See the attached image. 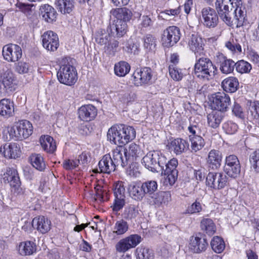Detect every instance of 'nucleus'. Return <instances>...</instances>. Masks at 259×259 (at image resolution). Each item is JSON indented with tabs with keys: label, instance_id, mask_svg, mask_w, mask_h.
I'll list each match as a JSON object with an SVG mask.
<instances>
[{
	"label": "nucleus",
	"instance_id": "nucleus-1",
	"mask_svg": "<svg viewBox=\"0 0 259 259\" xmlns=\"http://www.w3.org/2000/svg\"><path fill=\"white\" fill-rule=\"evenodd\" d=\"M215 9L221 20L229 26L239 28L246 21L242 0H216Z\"/></svg>",
	"mask_w": 259,
	"mask_h": 259
},
{
	"label": "nucleus",
	"instance_id": "nucleus-2",
	"mask_svg": "<svg viewBox=\"0 0 259 259\" xmlns=\"http://www.w3.org/2000/svg\"><path fill=\"white\" fill-rule=\"evenodd\" d=\"M136 137V131L132 126L124 124L116 125L111 127L107 133L108 140L115 145L122 146Z\"/></svg>",
	"mask_w": 259,
	"mask_h": 259
},
{
	"label": "nucleus",
	"instance_id": "nucleus-3",
	"mask_svg": "<svg viewBox=\"0 0 259 259\" xmlns=\"http://www.w3.org/2000/svg\"><path fill=\"white\" fill-rule=\"evenodd\" d=\"M98 165L101 172L110 174L114 171L116 167L125 166L126 160H123L120 151L115 149L112 151V157L109 154L105 155L99 162Z\"/></svg>",
	"mask_w": 259,
	"mask_h": 259
},
{
	"label": "nucleus",
	"instance_id": "nucleus-4",
	"mask_svg": "<svg viewBox=\"0 0 259 259\" xmlns=\"http://www.w3.org/2000/svg\"><path fill=\"white\" fill-rule=\"evenodd\" d=\"M165 162L166 157L158 151L148 152L142 159V165L153 172H159L163 170Z\"/></svg>",
	"mask_w": 259,
	"mask_h": 259
},
{
	"label": "nucleus",
	"instance_id": "nucleus-5",
	"mask_svg": "<svg viewBox=\"0 0 259 259\" xmlns=\"http://www.w3.org/2000/svg\"><path fill=\"white\" fill-rule=\"evenodd\" d=\"M217 68L208 58H200L194 66L195 75L201 79L208 81L216 74Z\"/></svg>",
	"mask_w": 259,
	"mask_h": 259
},
{
	"label": "nucleus",
	"instance_id": "nucleus-6",
	"mask_svg": "<svg viewBox=\"0 0 259 259\" xmlns=\"http://www.w3.org/2000/svg\"><path fill=\"white\" fill-rule=\"evenodd\" d=\"M32 125L27 120L19 121L9 131L10 136L14 140L26 139L32 134Z\"/></svg>",
	"mask_w": 259,
	"mask_h": 259
},
{
	"label": "nucleus",
	"instance_id": "nucleus-7",
	"mask_svg": "<svg viewBox=\"0 0 259 259\" xmlns=\"http://www.w3.org/2000/svg\"><path fill=\"white\" fill-rule=\"evenodd\" d=\"M57 76L60 83L70 86L73 85L77 79L76 69L69 64L61 65Z\"/></svg>",
	"mask_w": 259,
	"mask_h": 259
},
{
	"label": "nucleus",
	"instance_id": "nucleus-8",
	"mask_svg": "<svg viewBox=\"0 0 259 259\" xmlns=\"http://www.w3.org/2000/svg\"><path fill=\"white\" fill-rule=\"evenodd\" d=\"M188 130L190 135H189V140L191 142V148L192 152H196L201 150L205 146V142L202 136L204 134L201 130L199 125H190Z\"/></svg>",
	"mask_w": 259,
	"mask_h": 259
},
{
	"label": "nucleus",
	"instance_id": "nucleus-9",
	"mask_svg": "<svg viewBox=\"0 0 259 259\" xmlns=\"http://www.w3.org/2000/svg\"><path fill=\"white\" fill-rule=\"evenodd\" d=\"M14 74L9 69L0 72V94L5 95L14 91L16 87Z\"/></svg>",
	"mask_w": 259,
	"mask_h": 259
},
{
	"label": "nucleus",
	"instance_id": "nucleus-10",
	"mask_svg": "<svg viewBox=\"0 0 259 259\" xmlns=\"http://www.w3.org/2000/svg\"><path fill=\"white\" fill-rule=\"evenodd\" d=\"M3 180L5 183L9 184L12 191L17 194L23 193L21 187V182L18 171L14 168H7L3 174Z\"/></svg>",
	"mask_w": 259,
	"mask_h": 259
},
{
	"label": "nucleus",
	"instance_id": "nucleus-11",
	"mask_svg": "<svg viewBox=\"0 0 259 259\" xmlns=\"http://www.w3.org/2000/svg\"><path fill=\"white\" fill-rule=\"evenodd\" d=\"M228 178L223 172H209L206 177V185L211 188L221 190L228 184Z\"/></svg>",
	"mask_w": 259,
	"mask_h": 259
},
{
	"label": "nucleus",
	"instance_id": "nucleus-12",
	"mask_svg": "<svg viewBox=\"0 0 259 259\" xmlns=\"http://www.w3.org/2000/svg\"><path fill=\"white\" fill-rule=\"evenodd\" d=\"M142 241L141 236L132 234L120 239L115 246V250L118 253H125L130 249L135 248Z\"/></svg>",
	"mask_w": 259,
	"mask_h": 259
},
{
	"label": "nucleus",
	"instance_id": "nucleus-13",
	"mask_svg": "<svg viewBox=\"0 0 259 259\" xmlns=\"http://www.w3.org/2000/svg\"><path fill=\"white\" fill-rule=\"evenodd\" d=\"M181 37V32L179 27L170 26L165 29L162 34L161 42L162 45L169 48L177 44Z\"/></svg>",
	"mask_w": 259,
	"mask_h": 259
},
{
	"label": "nucleus",
	"instance_id": "nucleus-14",
	"mask_svg": "<svg viewBox=\"0 0 259 259\" xmlns=\"http://www.w3.org/2000/svg\"><path fill=\"white\" fill-rule=\"evenodd\" d=\"M224 169L226 174L230 177L236 178L240 173L241 165L237 156L230 154L226 157Z\"/></svg>",
	"mask_w": 259,
	"mask_h": 259
},
{
	"label": "nucleus",
	"instance_id": "nucleus-15",
	"mask_svg": "<svg viewBox=\"0 0 259 259\" xmlns=\"http://www.w3.org/2000/svg\"><path fill=\"white\" fill-rule=\"evenodd\" d=\"M230 105V98L224 92H218L212 96L211 107L218 111L225 112Z\"/></svg>",
	"mask_w": 259,
	"mask_h": 259
},
{
	"label": "nucleus",
	"instance_id": "nucleus-16",
	"mask_svg": "<svg viewBox=\"0 0 259 259\" xmlns=\"http://www.w3.org/2000/svg\"><path fill=\"white\" fill-rule=\"evenodd\" d=\"M166 163L163 165V170H161V174L166 176L167 180L169 184L172 185L174 184L178 178V171L176 169L178 165V160L175 158H172L167 161L166 158Z\"/></svg>",
	"mask_w": 259,
	"mask_h": 259
},
{
	"label": "nucleus",
	"instance_id": "nucleus-17",
	"mask_svg": "<svg viewBox=\"0 0 259 259\" xmlns=\"http://www.w3.org/2000/svg\"><path fill=\"white\" fill-rule=\"evenodd\" d=\"M152 76L151 69L146 67L137 69L133 74L135 84L137 86L149 84Z\"/></svg>",
	"mask_w": 259,
	"mask_h": 259
},
{
	"label": "nucleus",
	"instance_id": "nucleus-18",
	"mask_svg": "<svg viewBox=\"0 0 259 259\" xmlns=\"http://www.w3.org/2000/svg\"><path fill=\"white\" fill-rule=\"evenodd\" d=\"M2 53L4 59L12 62L18 61L22 55L21 47L18 45L12 44L4 46Z\"/></svg>",
	"mask_w": 259,
	"mask_h": 259
},
{
	"label": "nucleus",
	"instance_id": "nucleus-19",
	"mask_svg": "<svg viewBox=\"0 0 259 259\" xmlns=\"http://www.w3.org/2000/svg\"><path fill=\"white\" fill-rule=\"evenodd\" d=\"M115 150L120 151L122 156V159L126 160V165L128 164V161H134L136 160L137 157H140L142 154L139 145L135 143H131L128 148H123L122 146L117 147Z\"/></svg>",
	"mask_w": 259,
	"mask_h": 259
},
{
	"label": "nucleus",
	"instance_id": "nucleus-20",
	"mask_svg": "<svg viewBox=\"0 0 259 259\" xmlns=\"http://www.w3.org/2000/svg\"><path fill=\"white\" fill-rule=\"evenodd\" d=\"M41 39L44 48L49 51H56L59 46L58 36L52 31L45 32L41 35Z\"/></svg>",
	"mask_w": 259,
	"mask_h": 259
},
{
	"label": "nucleus",
	"instance_id": "nucleus-21",
	"mask_svg": "<svg viewBox=\"0 0 259 259\" xmlns=\"http://www.w3.org/2000/svg\"><path fill=\"white\" fill-rule=\"evenodd\" d=\"M210 7H206L201 11L202 17L204 25L208 28L215 27L219 22L218 13Z\"/></svg>",
	"mask_w": 259,
	"mask_h": 259
},
{
	"label": "nucleus",
	"instance_id": "nucleus-22",
	"mask_svg": "<svg viewBox=\"0 0 259 259\" xmlns=\"http://www.w3.org/2000/svg\"><path fill=\"white\" fill-rule=\"evenodd\" d=\"M208 245L207 239L202 235L191 236L190 239L189 249L195 253L205 251Z\"/></svg>",
	"mask_w": 259,
	"mask_h": 259
},
{
	"label": "nucleus",
	"instance_id": "nucleus-23",
	"mask_svg": "<svg viewBox=\"0 0 259 259\" xmlns=\"http://www.w3.org/2000/svg\"><path fill=\"white\" fill-rule=\"evenodd\" d=\"M0 152L5 157L14 158L20 156L21 154L20 148L17 143H11L5 144L0 148Z\"/></svg>",
	"mask_w": 259,
	"mask_h": 259
},
{
	"label": "nucleus",
	"instance_id": "nucleus-24",
	"mask_svg": "<svg viewBox=\"0 0 259 259\" xmlns=\"http://www.w3.org/2000/svg\"><path fill=\"white\" fill-rule=\"evenodd\" d=\"M222 158L223 155L221 151L215 149L211 150L206 158L208 167L214 170L219 169L221 165Z\"/></svg>",
	"mask_w": 259,
	"mask_h": 259
},
{
	"label": "nucleus",
	"instance_id": "nucleus-25",
	"mask_svg": "<svg viewBox=\"0 0 259 259\" xmlns=\"http://www.w3.org/2000/svg\"><path fill=\"white\" fill-rule=\"evenodd\" d=\"M78 113V117L81 120L90 121L96 116L97 109L92 105H85L79 108Z\"/></svg>",
	"mask_w": 259,
	"mask_h": 259
},
{
	"label": "nucleus",
	"instance_id": "nucleus-26",
	"mask_svg": "<svg viewBox=\"0 0 259 259\" xmlns=\"http://www.w3.org/2000/svg\"><path fill=\"white\" fill-rule=\"evenodd\" d=\"M39 14L47 22L52 23L56 21L57 13L55 9L49 4H44L39 8Z\"/></svg>",
	"mask_w": 259,
	"mask_h": 259
},
{
	"label": "nucleus",
	"instance_id": "nucleus-27",
	"mask_svg": "<svg viewBox=\"0 0 259 259\" xmlns=\"http://www.w3.org/2000/svg\"><path fill=\"white\" fill-rule=\"evenodd\" d=\"M51 225V221L44 216L35 217L32 220L33 228L42 234H45L50 231Z\"/></svg>",
	"mask_w": 259,
	"mask_h": 259
},
{
	"label": "nucleus",
	"instance_id": "nucleus-28",
	"mask_svg": "<svg viewBox=\"0 0 259 259\" xmlns=\"http://www.w3.org/2000/svg\"><path fill=\"white\" fill-rule=\"evenodd\" d=\"M111 33L118 37L124 35L127 31V23L122 20L116 19L110 24Z\"/></svg>",
	"mask_w": 259,
	"mask_h": 259
},
{
	"label": "nucleus",
	"instance_id": "nucleus-29",
	"mask_svg": "<svg viewBox=\"0 0 259 259\" xmlns=\"http://www.w3.org/2000/svg\"><path fill=\"white\" fill-rule=\"evenodd\" d=\"M142 184L133 183L128 185V192L130 197L134 200L140 201L145 197Z\"/></svg>",
	"mask_w": 259,
	"mask_h": 259
},
{
	"label": "nucleus",
	"instance_id": "nucleus-30",
	"mask_svg": "<svg viewBox=\"0 0 259 259\" xmlns=\"http://www.w3.org/2000/svg\"><path fill=\"white\" fill-rule=\"evenodd\" d=\"M14 114V106L13 101L9 99L0 100V115L8 118Z\"/></svg>",
	"mask_w": 259,
	"mask_h": 259
},
{
	"label": "nucleus",
	"instance_id": "nucleus-31",
	"mask_svg": "<svg viewBox=\"0 0 259 259\" xmlns=\"http://www.w3.org/2000/svg\"><path fill=\"white\" fill-rule=\"evenodd\" d=\"M188 46L195 54H201L204 49V40L197 35L192 34L189 40Z\"/></svg>",
	"mask_w": 259,
	"mask_h": 259
},
{
	"label": "nucleus",
	"instance_id": "nucleus-32",
	"mask_svg": "<svg viewBox=\"0 0 259 259\" xmlns=\"http://www.w3.org/2000/svg\"><path fill=\"white\" fill-rule=\"evenodd\" d=\"M220 63V69L221 72L224 74L231 73L235 66V63L232 60L227 59L223 54H220L217 56Z\"/></svg>",
	"mask_w": 259,
	"mask_h": 259
},
{
	"label": "nucleus",
	"instance_id": "nucleus-33",
	"mask_svg": "<svg viewBox=\"0 0 259 259\" xmlns=\"http://www.w3.org/2000/svg\"><path fill=\"white\" fill-rule=\"evenodd\" d=\"M170 146L176 155H180L189 148V144L183 139L177 138L171 141Z\"/></svg>",
	"mask_w": 259,
	"mask_h": 259
},
{
	"label": "nucleus",
	"instance_id": "nucleus-34",
	"mask_svg": "<svg viewBox=\"0 0 259 259\" xmlns=\"http://www.w3.org/2000/svg\"><path fill=\"white\" fill-rule=\"evenodd\" d=\"M55 4L58 11L63 14H69L74 9V0H56Z\"/></svg>",
	"mask_w": 259,
	"mask_h": 259
},
{
	"label": "nucleus",
	"instance_id": "nucleus-35",
	"mask_svg": "<svg viewBox=\"0 0 259 259\" xmlns=\"http://www.w3.org/2000/svg\"><path fill=\"white\" fill-rule=\"evenodd\" d=\"M110 14L116 19L122 20L126 23L131 19L133 15L131 11L126 8L112 9Z\"/></svg>",
	"mask_w": 259,
	"mask_h": 259
},
{
	"label": "nucleus",
	"instance_id": "nucleus-36",
	"mask_svg": "<svg viewBox=\"0 0 259 259\" xmlns=\"http://www.w3.org/2000/svg\"><path fill=\"white\" fill-rule=\"evenodd\" d=\"M224 114L220 111L213 110L207 116V123L209 126L216 128L220 125L223 118Z\"/></svg>",
	"mask_w": 259,
	"mask_h": 259
},
{
	"label": "nucleus",
	"instance_id": "nucleus-37",
	"mask_svg": "<svg viewBox=\"0 0 259 259\" xmlns=\"http://www.w3.org/2000/svg\"><path fill=\"white\" fill-rule=\"evenodd\" d=\"M151 203L159 206L161 204H166L171 199V195L167 191H160L153 195Z\"/></svg>",
	"mask_w": 259,
	"mask_h": 259
},
{
	"label": "nucleus",
	"instance_id": "nucleus-38",
	"mask_svg": "<svg viewBox=\"0 0 259 259\" xmlns=\"http://www.w3.org/2000/svg\"><path fill=\"white\" fill-rule=\"evenodd\" d=\"M222 87L226 92L234 93L237 90L239 87L238 80L236 77L233 76L227 77L222 82Z\"/></svg>",
	"mask_w": 259,
	"mask_h": 259
},
{
	"label": "nucleus",
	"instance_id": "nucleus-39",
	"mask_svg": "<svg viewBox=\"0 0 259 259\" xmlns=\"http://www.w3.org/2000/svg\"><path fill=\"white\" fill-rule=\"evenodd\" d=\"M40 143L44 150L48 153H53L56 149L55 141L49 136H41Z\"/></svg>",
	"mask_w": 259,
	"mask_h": 259
},
{
	"label": "nucleus",
	"instance_id": "nucleus-40",
	"mask_svg": "<svg viewBox=\"0 0 259 259\" xmlns=\"http://www.w3.org/2000/svg\"><path fill=\"white\" fill-rule=\"evenodd\" d=\"M36 250L35 244L30 241L21 242L18 247L19 252L22 255H31L35 252Z\"/></svg>",
	"mask_w": 259,
	"mask_h": 259
},
{
	"label": "nucleus",
	"instance_id": "nucleus-41",
	"mask_svg": "<svg viewBox=\"0 0 259 259\" xmlns=\"http://www.w3.org/2000/svg\"><path fill=\"white\" fill-rule=\"evenodd\" d=\"M201 230L208 235H212L216 231V227L213 221L209 218L203 219L200 222Z\"/></svg>",
	"mask_w": 259,
	"mask_h": 259
},
{
	"label": "nucleus",
	"instance_id": "nucleus-42",
	"mask_svg": "<svg viewBox=\"0 0 259 259\" xmlns=\"http://www.w3.org/2000/svg\"><path fill=\"white\" fill-rule=\"evenodd\" d=\"M130 64L125 61H120L114 66L115 74L120 77L126 75L130 72Z\"/></svg>",
	"mask_w": 259,
	"mask_h": 259
},
{
	"label": "nucleus",
	"instance_id": "nucleus-43",
	"mask_svg": "<svg viewBox=\"0 0 259 259\" xmlns=\"http://www.w3.org/2000/svg\"><path fill=\"white\" fill-rule=\"evenodd\" d=\"M247 113L252 119H259V102L249 101L247 103Z\"/></svg>",
	"mask_w": 259,
	"mask_h": 259
},
{
	"label": "nucleus",
	"instance_id": "nucleus-44",
	"mask_svg": "<svg viewBox=\"0 0 259 259\" xmlns=\"http://www.w3.org/2000/svg\"><path fill=\"white\" fill-rule=\"evenodd\" d=\"M96 42L101 45H107L109 41L111 39L109 33L106 32L105 29H99L95 33V36Z\"/></svg>",
	"mask_w": 259,
	"mask_h": 259
},
{
	"label": "nucleus",
	"instance_id": "nucleus-45",
	"mask_svg": "<svg viewBox=\"0 0 259 259\" xmlns=\"http://www.w3.org/2000/svg\"><path fill=\"white\" fill-rule=\"evenodd\" d=\"M138 214V208L133 204H130L124 208L122 217L125 220L132 221L135 219Z\"/></svg>",
	"mask_w": 259,
	"mask_h": 259
},
{
	"label": "nucleus",
	"instance_id": "nucleus-46",
	"mask_svg": "<svg viewBox=\"0 0 259 259\" xmlns=\"http://www.w3.org/2000/svg\"><path fill=\"white\" fill-rule=\"evenodd\" d=\"M129 226L124 219H120L116 222L113 227V233L117 235H122L128 230Z\"/></svg>",
	"mask_w": 259,
	"mask_h": 259
},
{
	"label": "nucleus",
	"instance_id": "nucleus-47",
	"mask_svg": "<svg viewBox=\"0 0 259 259\" xmlns=\"http://www.w3.org/2000/svg\"><path fill=\"white\" fill-rule=\"evenodd\" d=\"M30 160L32 166L39 171H43L46 168L44 158L39 154H33L30 157Z\"/></svg>",
	"mask_w": 259,
	"mask_h": 259
},
{
	"label": "nucleus",
	"instance_id": "nucleus-48",
	"mask_svg": "<svg viewBox=\"0 0 259 259\" xmlns=\"http://www.w3.org/2000/svg\"><path fill=\"white\" fill-rule=\"evenodd\" d=\"M141 184L143 187V191L144 192L145 195L151 197L154 194V192L157 190L158 185L157 182L155 181H147Z\"/></svg>",
	"mask_w": 259,
	"mask_h": 259
},
{
	"label": "nucleus",
	"instance_id": "nucleus-49",
	"mask_svg": "<svg viewBox=\"0 0 259 259\" xmlns=\"http://www.w3.org/2000/svg\"><path fill=\"white\" fill-rule=\"evenodd\" d=\"M144 47L147 51L154 52L156 47V39L151 34H148L143 38Z\"/></svg>",
	"mask_w": 259,
	"mask_h": 259
},
{
	"label": "nucleus",
	"instance_id": "nucleus-50",
	"mask_svg": "<svg viewBox=\"0 0 259 259\" xmlns=\"http://www.w3.org/2000/svg\"><path fill=\"white\" fill-rule=\"evenodd\" d=\"M138 259H153V251L147 247H140L136 249Z\"/></svg>",
	"mask_w": 259,
	"mask_h": 259
},
{
	"label": "nucleus",
	"instance_id": "nucleus-51",
	"mask_svg": "<svg viewBox=\"0 0 259 259\" xmlns=\"http://www.w3.org/2000/svg\"><path fill=\"white\" fill-rule=\"evenodd\" d=\"M105 53L110 57H113L119 50V42L114 39H110L105 46Z\"/></svg>",
	"mask_w": 259,
	"mask_h": 259
},
{
	"label": "nucleus",
	"instance_id": "nucleus-52",
	"mask_svg": "<svg viewBox=\"0 0 259 259\" xmlns=\"http://www.w3.org/2000/svg\"><path fill=\"white\" fill-rule=\"evenodd\" d=\"M212 250L216 253H221L225 249V245L224 240L219 236H215L210 243Z\"/></svg>",
	"mask_w": 259,
	"mask_h": 259
},
{
	"label": "nucleus",
	"instance_id": "nucleus-53",
	"mask_svg": "<svg viewBox=\"0 0 259 259\" xmlns=\"http://www.w3.org/2000/svg\"><path fill=\"white\" fill-rule=\"evenodd\" d=\"M235 67L236 71L241 74L249 73L252 69L251 64L243 60L235 63Z\"/></svg>",
	"mask_w": 259,
	"mask_h": 259
},
{
	"label": "nucleus",
	"instance_id": "nucleus-54",
	"mask_svg": "<svg viewBox=\"0 0 259 259\" xmlns=\"http://www.w3.org/2000/svg\"><path fill=\"white\" fill-rule=\"evenodd\" d=\"M169 73L171 77L176 81H179L183 77L182 69L178 68L175 64L169 65Z\"/></svg>",
	"mask_w": 259,
	"mask_h": 259
},
{
	"label": "nucleus",
	"instance_id": "nucleus-55",
	"mask_svg": "<svg viewBox=\"0 0 259 259\" xmlns=\"http://www.w3.org/2000/svg\"><path fill=\"white\" fill-rule=\"evenodd\" d=\"M96 194L94 198L96 200L102 202L109 199L108 194L106 190H104L100 186H97L95 188Z\"/></svg>",
	"mask_w": 259,
	"mask_h": 259
},
{
	"label": "nucleus",
	"instance_id": "nucleus-56",
	"mask_svg": "<svg viewBox=\"0 0 259 259\" xmlns=\"http://www.w3.org/2000/svg\"><path fill=\"white\" fill-rule=\"evenodd\" d=\"M249 162L254 171L259 173V150H256L250 154Z\"/></svg>",
	"mask_w": 259,
	"mask_h": 259
},
{
	"label": "nucleus",
	"instance_id": "nucleus-57",
	"mask_svg": "<svg viewBox=\"0 0 259 259\" xmlns=\"http://www.w3.org/2000/svg\"><path fill=\"white\" fill-rule=\"evenodd\" d=\"M114 195L115 197H125L123 182L119 181L114 184Z\"/></svg>",
	"mask_w": 259,
	"mask_h": 259
},
{
	"label": "nucleus",
	"instance_id": "nucleus-58",
	"mask_svg": "<svg viewBox=\"0 0 259 259\" xmlns=\"http://www.w3.org/2000/svg\"><path fill=\"white\" fill-rule=\"evenodd\" d=\"M223 128L226 134L232 135L237 132L238 125L232 121H228L223 124Z\"/></svg>",
	"mask_w": 259,
	"mask_h": 259
},
{
	"label": "nucleus",
	"instance_id": "nucleus-59",
	"mask_svg": "<svg viewBox=\"0 0 259 259\" xmlns=\"http://www.w3.org/2000/svg\"><path fill=\"white\" fill-rule=\"evenodd\" d=\"M125 197H115L114 201L111 206L112 210L114 212H118L120 210L125 204Z\"/></svg>",
	"mask_w": 259,
	"mask_h": 259
},
{
	"label": "nucleus",
	"instance_id": "nucleus-60",
	"mask_svg": "<svg viewBox=\"0 0 259 259\" xmlns=\"http://www.w3.org/2000/svg\"><path fill=\"white\" fill-rule=\"evenodd\" d=\"M202 209L201 203L197 200L191 205L188 206L186 209V213L193 214L200 212Z\"/></svg>",
	"mask_w": 259,
	"mask_h": 259
},
{
	"label": "nucleus",
	"instance_id": "nucleus-61",
	"mask_svg": "<svg viewBox=\"0 0 259 259\" xmlns=\"http://www.w3.org/2000/svg\"><path fill=\"white\" fill-rule=\"evenodd\" d=\"M30 68V65L25 62H19L15 65V71L19 74L28 73Z\"/></svg>",
	"mask_w": 259,
	"mask_h": 259
},
{
	"label": "nucleus",
	"instance_id": "nucleus-62",
	"mask_svg": "<svg viewBox=\"0 0 259 259\" xmlns=\"http://www.w3.org/2000/svg\"><path fill=\"white\" fill-rule=\"evenodd\" d=\"M225 47L233 53L237 52L241 53L242 51L241 46L239 44L235 43L233 40L226 41Z\"/></svg>",
	"mask_w": 259,
	"mask_h": 259
},
{
	"label": "nucleus",
	"instance_id": "nucleus-63",
	"mask_svg": "<svg viewBox=\"0 0 259 259\" xmlns=\"http://www.w3.org/2000/svg\"><path fill=\"white\" fill-rule=\"evenodd\" d=\"M232 112L236 117L241 119H244L245 118V113L244 112L242 108L237 103H235L233 105Z\"/></svg>",
	"mask_w": 259,
	"mask_h": 259
},
{
	"label": "nucleus",
	"instance_id": "nucleus-64",
	"mask_svg": "<svg viewBox=\"0 0 259 259\" xmlns=\"http://www.w3.org/2000/svg\"><path fill=\"white\" fill-rule=\"evenodd\" d=\"M155 19L150 16L143 15L142 17L141 25L143 27L148 28L153 26Z\"/></svg>",
	"mask_w": 259,
	"mask_h": 259
}]
</instances>
